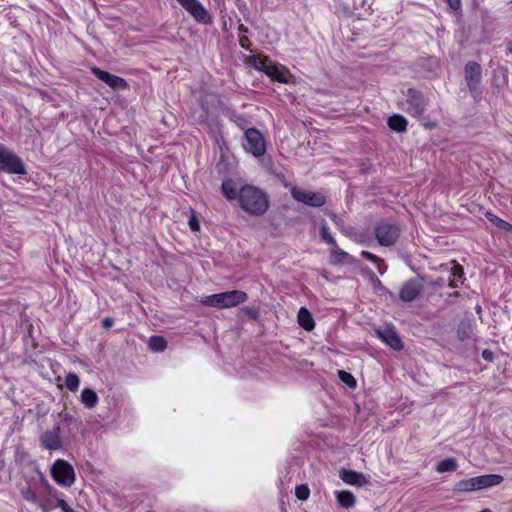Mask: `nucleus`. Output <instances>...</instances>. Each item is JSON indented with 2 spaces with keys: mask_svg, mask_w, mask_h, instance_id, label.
Instances as JSON below:
<instances>
[{
  "mask_svg": "<svg viewBox=\"0 0 512 512\" xmlns=\"http://www.w3.org/2000/svg\"><path fill=\"white\" fill-rule=\"evenodd\" d=\"M377 336L388 346H390L394 350H401L403 347L402 341L397 334V332L390 328L386 327L383 329L376 330Z\"/></svg>",
  "mask_w": 512,
  "mask_h": 512,
  "instance_id": "obj_16",
  "label": "nucleus"
},
{
  "mask_svg": "<svg viewBox=\"0 0 512 512\" xmlns=\"http://www.w3.org/2000/svg\"><path fill=\"white\" fill-rule=\"evenodd\" d=\"M331 219H332L336 224H338V222H337L338 217H337L336 215H334V214H333V215L331 216Z\"/></svg>",
  "mask_w": 512,
  "mask_h": 512,
  "instance_id": "obj_45",
  "label": "nucleus"
},
{
  "mask_svg": "<svg viewBox=\"0 0 512 512\" xmlns=\"http://www.w3.org/2000/svg\"><path fill=\"white\" fill-rule=\"evenodd\" d=\"M57 505L63 512H65L70 507L68 503L62 498H57Z\"/></svg>",
  "mask_w": 512,
  "mask_h": 512,
  "instance_id": "obj_42",
  "label": "nucleus"
},
{
  "mask_svg": "<svg viewBox=\"0 0 512 512\" xmlns=\"http://www.w3.org/2000/svg\"><path fill=\"white\" fill-rule=\"evenodd\" d=\"M445 268L450 272L449 286L452 288L459 287L464 281L463 268L460 265L454 263L445 265Z\"/></svg>",
  "mask_w": 512,
  "mask_h": 512,
  "instance_id": "obj_18",
  "label": "nucleus"
},
{
  "mask_svg": "<svg viewBox=\"0 0 512 512\" xmlns=\"http://www.w3.org/2000/svg\"><path fill=\"white\" fill-rule=\"evenodd\" d=\"M222 192L229 200L238 198L239 191L237 192L232 180H225L222 183Z\"/></svg>",
  "mask_w": 512,
  "mask_h": 512,
  "instance_id": "obj_31",
  "label": "nucleus"
},
{
  "mask_svg": "<svg viewBox=\"0 0 512 512\" xmlns=\"http://www.w3.org/2000/svg\"><path fill=\"white\" fill-rule=\"evenodd\" d=\"M35 473L39 477L40 487L41 486L44 487L47 490V492L49 493V495L52 496L53 498H55L56 500H57V498H61L60 497L61 494L54 487H52L49 484V482L47 481V479L45 478L43 473L38 469V467H36Z\"/></svg>",
  "mask_w": 512,
  "mask_h": 512,
  "instance_id": "obj_27",
  "label": "nucleus"
},
{
  "mask_svg": "<svg viewBox=\"0 0 512 512\" xmlns=\"http://www.w3.org/2000/svg\"><path fill=\"white\" fill-rule=\"evenodd\" d=\"M247 315H249L252 319H257L259 317V311L254 308L245 307L243 309Z\"/></svg>",
  "mask_w": 512,
  "mask_h": 512,
  "instance_id": "obj_40",
  "label": "nucleus"
},
{
  "mask_svg": "<svg viewBox=\"0 0 512 512\" xmlns=\"http://www.w3.org/2000/svg\"><path fill=\"white\" fill-rule=\"evenodd\" d=\"M65 384L68 390L75 392L80 385V379L77 374L70 372L65 377Z\"/></svg>",
  "mask_w": 512,
  "mask_h": 512,
  "instance_id": "obj_33",
  "label": "nucleus"
},
{
  "mask_svg": "<svg viewBox=\"0 0 512 512\" xmlns=\"http://www.w3.org/2000/svg\"><path fill=\"white\" fill-rule=\"evenodd\" d=\"M53 480L62 487H71L75 482V471L71 464L63 459H57L51 467Z\"/></svg>",
  "mask_w": 512,
  "mask_h": 512,
  "instance_id": "obj_5",
  "label": "nucleus"
},
{
  "mask_svg": "<svg viewBox=\"0 0 512 512\" xmlns=\"http://www.w3.org/2000/svg\"><path fill=\"white\" fill-rule=\"evenodd\" d=\"M465 80L473 97L480 95L481 67L478 63L470 61L465 66Z\"/></svg>",
  "mask_w": 512,
  "mask_h": 512,
  "instance_id": "obj_13",
  "label": "nucleus"
},
{
  "mask_svg": "<svg viewBox=\"0 0 512 512\" xmlns=\"http://www.w3.org/2000/svg\"><path fill=\"white\" fill-rule=\"evenodd\" d=\"M299 325L306 331H311L315 327V322L312 314L305 307H301L297 314Z\"/></svg>",
  "mask_w": 512,
  "mask_h": 512,
  "instance_id": "obj_19",
  "label": "nucleus"
},
{
  "mask_svg": "<svg viewBox=\"0 0 512 512\" xmlns=\"http://www.w3.org/2000/svg\"><path fill=\"white\" fill-rule=\"evenodd\" d=\"M335 497L337 500V503L342 508H351L355 504V496L352 492L348 490H342V491H335Z\"/></svg>",
  "mask_w": 512,
  "mask_h": 512,
  "instance_id": "obj_21",
  "label": "nucleus"
},
{
  "mask_svg": "<svg viewBox=\"0 0 512 512\" xmlns=\"http://www.w3.org/2000/svg\"><path fill=\"white\" fill-rule=\"evenodd\" d=\"M338 376L340 380L346 385H348L350 388H354L356 386V380L350 373L343 370H339Z\"/></svg>",
  "mask_w": 512,
  "mask_h": 512,
  "instance_id": "obj_36",
  "label": "nucleus"
},
{
  "mask_svg": "<svg viewBox=\"0 0 512 512\" xmlns=\"http://www.w3.org/2000/svg\"><path fill=\"white\" fill-rule=\"evenodd\" d=\"M320 235H321V238L325 242H327L328 244H330L332 246H335L336 241H335L334 237L332 236V234L330 233L329 228L326 223L322 224L321 229H320Z\"/></svg>",
  "mask_w": 512,
  "mask_h": 512,
  "instance_id": "obj_37",
  "label": "nucleus"
},
{
  "mask_svg": "<svg viewBox=\"0 0 512 512\" xmlns=\"http://www.w3.org/2000/svg\"><path fill=\"white\" fill-rule=\"evenodd\" d=\"M93 74L101 81L106 83L112 89H125L127 88V82L125 79L116 75L110 74L97 67L92 68Z\"/></svg>",
  "mask_w": 512,
  "mask_h": 512,
  "instance_id": "obj_15",
  "label": "nucleus"
},
{
  "mask_svg": "<svg viewBox=\"0 0 512 512\" xmlns=\"http://www.w3.org/2000/svg\"><path fill=\"white\" fill-rule=\"evenodd\" d=\"M243 148L246 152L251 153L254 157H261L266 152V143L262 133L255 129L249 128L244 132Z\"/></svg>",
  "mask_w": 512,
  "mask_h": 512,
  "instance_id": "obj_7",
  "label": "nucleus"
},
{
  "mask_svg": "<svg viewBox=\"0 0 512 512\" xmlns=\"http://www.w3.org/2000/svg\"><path fill=\"white\" fill-rule=\"evenodd\" d=\"M0 170L9 174H26L21 158L4 146H0Z\"/></svg>",
  "mask_w": 512,
  "mask_h": 512,
  "instance_id": "obj_6",
  "label": "nucleus"
},
{
  "mask_svg": "<svg viewBox=\"0 0 512 512\" xmlns=\"http://www.w3.org/2000/svg\"><path fill=\"white\" fill-rule=\"evenodd\" d=\"M192 17L200 24H210L212 22L208 10L199 0H176Z\"/></svg>",
  "mask_w": 512,
  "mask_h": 512,
  "instance_id": "obj_11",
  "label": "nucleus"
},
{
  "mask_svg": "<svg viewBox=\"0 0 512 512\" xmlns=\"http://www.w3.org/2000/svg\"><path fill=\"white\" fill-rule=\"evenodd\" d=\"M291 195L296 201L311 207H321L326 202V196L322 192L306 190L296 186L291 188Z\"/></svg>",
  "mask_w": 512,
  "mask_h": 512,
  "instance_id": "obj_9",
  "label": "nucleus"
},
{
  "mask_svg": "<svg viewBox=\"0 0 512 512\" xmlns=\"http://www.w3.org/2000/svg\"><path fill=\"white\" fill-rule=\"evenodd\" d=\"M295 495L299 500H307L310 495V490L306 485H298L295 488Z\"/></svg>",
  "mask_w": 512,
  "mask_h": 512,
  "instance_id": "obj_38",
  "label": "nucleus"
},
{
  "mask_svg": "<svg viewBox=\"0 0 512 512\" xmlns=\"http://www.w3.org/2000/svg\"><path fill=\"white\" fill-rule=\"evenodd\" d=\"M457 462L453 458H446L440 461L436 466L438 473L452 472L457 469Z\"/></svg>",
  "mask_w": 512,
  "mask_h": 512,
  "instance_id": "obj_29",
  "label": "nucleus"
},
{
  "mask_svg": "<svg viewBox=\"0 0 512 512\" xmlns=\"http://www.w3.org/2000/svg\"><path fill=\"white\" fill-rule=\"evenodd\" d=\"M362 255L367 260L371 261L377 266V270L381 275L386 272L387 267L385 266L384 261L381 258L377 257L376 255L368 251H362Z\"/></svg>",
  "mask_w": 512,
  "mask_h": 512,
  "instance_id": "obj_32",
  "label": "nucleus"
},
{
  "mask_svg": "<svg viewBox=\"0 0 512 512\" xmlns=\"http://www.w3.org/2000/svg\"><path fill=\"white\" fill-rule=\"evenodd\" d=\"M449 7L453 10H459L461 7V0H446Z\"/></svg>",
  "mask_w": 512,
  "mask_h": 512,
  "instance_id": "obj_41",
  "label": "nucleus"
},
{
  "mask_svg": "<svg viewBox=\"0 0 512 512\" xmlns=\"http://www.w3.org/2000/svg\"><path fill=\"white\" fill-rule=\"evenodd\" d=\"M485 216H486V218L488 219L489 222L494 224L499 229L505 230V231H512V225L509 224L508 222L502 220L501 218H499L495 214H493L491 212H487L485 214Z\"/></svg>",
  "mask_w": 512,
  "mask_h": 512,
  "instance_id": "obj_30",
  "label": "nucleus"
},
{
  "mask_svg": "<svg viewBox=\"0 0 512 512\" xmlns=\"http://www.w3.org/2000/svg\"><path fill=\"white\" fill-rule=\"evenodd\" d=\"M348 256V254L343 251L342 249H340L337 244L335 243V246H332V249H331V258L334 262H341L343 261L346 257Z\"/></svg>",
  "mask_w": 512,
  "mask_h": 512,
  "instance_id": "obj_35",
  "label": "nucleus"
},
{
  "mask_svg": "<svg viewBox=\"0 0 512 512\" xmlns=\"http://www.w3.org/2000/svg\"><path fill=\"white\" fill-rule=\"evenodd\" d=\"M35 473L39 477L40 487L41 486L44 487L47 490V492L49 493V495L52 496L53 498H55L56 500H57V498H61L60 497L61 494L54 487H52L49 484V482L47 481V479L45 478L43 473L38 469V467H36Z\"/></svg>",
  "mask_w": 512,
  "mask_h": 512,
  "instance_id": "obj_24",
  "label": "nucleus"
},
{
  "mask_svg": "<svg viewBox=\"0 0 512 512\" xmlns=\"http://www.w3.org/2000/svg\"><path fill=\"white\" fill-rule=\"evenodd\" d=\"M39 477L35 476L26 480V484L20 487V494L29 503L37 505L43 512H49L50 504L39 495Z\"/></svg>",
  "mask_w": 512,
  "mask_h": 512,
  "instance_id": "obj_4",
  "label": "nucleus"
},
{
  "mask_svg": "<svg viewBox=\"0 0 512 512\" xmlns=\"http://www.w3.org/2000/svg\"><path fill=\"white\" fill-rule=\"evenodd\" d=\"M248 296L244 291L232 290L218 294L203 296L200 303L205 306L221 309L237 306L247 300Z\"/></svg>",
  "mask_w": 512,
  "mask_h": 512,
  "instance_id": "obj_2",
  "label": "nucleus"
},
{
  "mask_svg": "<svg viewBox=\"0 0 512 512\" xmlns=\"http://www.w3.org/2000/svg\"><path fill=\"white\" fill-rule=\"evenodd\" d=\"M148 346L150 350L155 352H162L167 347L166 340L161 336H151L149 338Z\"/></svg>",
  "mask_w": 512,
  "mask_h": 512,
  "instance_id": "obj_28",
  "label": "nucleus"
},
{
  "mask_svg": "<svg viewBox=\"0 0 512 512\" xmlns=\"http://www.w3.org/2000/svg\"><path fill=\"white\" fill-rule=\"evenodd\" d=\"M503 482L499 474H486L469 479H463L455 484V490L459 492H471L497 486Z\"/></svg>",
  "mask_w": 512,
  "mask_h": 512,
  "instance_id": "obj_3",
  "label": "nucleus"
},
{
  "mask_svg": "<svg viewBox=\"0 0 512 512\" xmlns=\"http://www.w3.org/2000/svg\"><path fill=\"white\" fill-rule=\"evenodd\" d=\"M424 288V280L416 277L406 281L400 291L399 298L403 302H412L418 298Z\"/></svg>",
  "mask_w": 512,
  "mask_h": 512,
  "instance_id": "obj_12",
  "label": "nucleus"
},
{
  "mask_svg": "<svg viewBox=\"0 0 512 512\" xmlns=\"http://www.w3.org/2000/svg\"><path fill=\"white\" fill-rule=\"evenodd\" d=\"M65 419H71V417L69 415H66Z\"/></svg>",
  "mask_w": 512,
  "mask_h": 512,
  "instance_id": "obj_48",
  "label": "nucleus"
},
{
  "mask_svg": "<svg viewBox=\"0 0 512 512\" xmlns=\"http://www.w3.org/2000/svg\"><path fill=\"white\" fill-rule=\"evenodd\" d=\"M81 402L89 409L94 408L98 403V395L90 388H84L81 392Z\"/></svg>",
  "mask_w": 512,
  "mask_h": 512,
  "instance_id": "obj_23",
  "label": "nucleus"
},
{
  "mask_svg": "<svg viewBox=\"0 0 512 512\" xmlns=\"http://www.w3.org/2000/svg\"><path fill=\"white\" fill-rule=\"evenodd\" d=\"M400 235V228L391 221H380L375 227V237L381 246L393 245Z\"/></svg>",
  "mask_w": 512,
  "mask_h": 512,
  "instance_id": "obj_8",
  "label": "nucleus"
},
{
  "mask_svg": "<svg viewBox=\"0 0 512 512\" xmlns=\"http://www.w3.org/2000/svg\"><path fill=\"white\" fill-rule=\"evenodd\" d=\"M65 512H75L71 507H69Z\"/></svg>",
  "mask_w": 512,
  "mask_h": 512,
  "instance_id": "obj_46",
  "label": "nucleus"
},
{
  "mask_svg": "<svg viewBox=\"0 0 512 512\" xmlns=\"http://www.w3.org/2000/svg\"><path fill=\"white\" fill-rule=\"evenodd\" d=\"M238 201L243 211L251 216H262L269 208V197L260 188L244 185L239 190Z\"/></svg>",
  "mask_w": 512,
  "mask_h": 512,
  "instance_id": "obj_1",
  "label": "nucleus"
},
{
  "mask_svg": "<svg viewBox=\"0 0 512 512\" xmlns=\"http://www.w3.org/2000/svg\"><path fill=\"white\" fill-rule=\"evenodd\" d=\"M264 73L267 76H269L272 80L278 81L280 83L287 82V75L283 67L268 64L266 66Z\"/></svg>",
  "mask_w": 512,
  "mask_h": 512,
  "instance_id": "obj_20",
  "label": "nucleus"
},
{
  "mask_svg": "<svg viewBox=\"0 0 512 512\" xmlns=\"http://www.w3.org/2000/svg\"><path fill=\"white\" fill-rule=\"evenodd\" d=\"M35 473L39 477L40 487L41 486L44 487L47 490V492L49 493V495L52 496L53 498H55L56 500H57V498H61L60 497L61 494L54 487H52L49 484V482L47 481V479L45 478L43 473L38 469V467H36Z\"/></svg>",
  "mask_w": 512,
  "mask_h": 512,
  "instance_id": "obj_26",
  "label": "nucleus"
},
{
  "mask_svg": "<svg viewBox=\"0 0 512 512\" xmlns=\"http://www.w3.org/2000/svg\"><path fill=\"white\" fill-rule=\"evenodd\" d=\"M40 443L46 450L55 451L61 449V428L59 426H55L52 429L43 432L40 436Z\"/></svg>",
  "mask_w": 512,
  "mask_h": 512,
  "instance_id": "obj_14",
  "label": "nucleus"
},
{
  "mask_svg": "<svg viewBox=\"0 0 512 512\" xmlns=\"http://www.w3.org/2000/svg\"><path fill=\"white\" fill-rule=\"evenodd\" d=\"M35 473L39 477L40 487L41 486L44 487L47 490V492L49 493V495L52 496L53 498H55L56 500H57V498H61L60 497L61 494L54 487H52L49 484V482L47 481V479L45 478L43 473L38 469V467H36Z\"/></svg>",
  "mask_w": 512,
  "mask_h": 512,
  "instance_id": "obj_25",
  "label": "nucleus"
},
{
  "mask_svg": "<svg viewBox=\"0 0 512 512\" xmlns=\"http://www.w3.org/2000/svg\"><path fill=\"white\" fill-rule=\"evenodd\" d=\"M492 356H493V354H492V352H491L490 350H484V351L482 352V357H483L485 360H487V361H491V360H492Z\"/></svg>",
  "mask_w": 512,
  "mask_h": 512,
  "instance_id": "obj_43",
  "label": "nucleus"
},
{
  "mask_svg": "<svg viewBox=\"0 0 512 512\" xmlns=\"http://www.w3.org/2000/svg\"><path fill=\"white\" fill-rule=\"evenodd\" d=\"M403 109L413 117H421L425 111L426 103L423 96L414 89H408L403 102Z\"/></svg>",
  "mask_w": 512,
  "mask_h": 512,
  "instance_id": "obj_10",
  "label": "nucleus"
},
{
  "mask_svg": "<svg viewBox=\"0 0 512 512\" xmlns=\"http://www.w3.org/2000/svg\"><path fill=\"white\" fill-rule=\"evenodd\" d=\"M112 321L108 318L104 319L103 324L107 327L111 326Z\"/></svg>",
  "mask_w": 512,
  "mask_h": 512,
  "instance_id": "obj_44",
  "label": "nucleus"
},
{
  "mask_svg": "<svg viewBox=\"0 0 512 512\" xmlns=\"http://www.w3.org/2000/svg\"><path fill=\"white\" fill-rule=\"evenodd\" d=\"M387 124L391 130L398 133L406 131L407 128L406 118L399 114H394L393 116H391L388 119Z\"/></svg>",
  "mask_w": 512,
  "mask_h": 512,
  "instance_id": "obj_22",
  "label": "nucleus"
},
{
  "mask_svg": "<svg viewBox=\"0 0 512 512\" xmlns=\"http://www.w3.org/2000/svg\"><path fill=\"white\" fill-rule=\"evenodd\" d=\"M188 225L190 227V229L194 232H197L200 230V223H199V220L197 219L196 215L194 214V212L192 211V214L189 218V221H188Z\"/></svg>",
  "mask_w": 512,
  "mask_h": 512,
  "instance_id": "obj_39",
  "label": "nucleus"
},
{
  "mask_svg": "<svg viewBox=\"0 0 512 512\" xmlns=\"http://www.w3.org/2000/svg\"><path fill=\"white\" fill-rule=\"evenodd\" d=\"M480 512H492V511L490 509H484V510H482Z\"/></svg>",
  "mask_w": 512,
  "mask_h": 512,
  "instance_id": "obj_47",
  "label": "nucleus"
},
{
  "mask_svg": "<svg viewBox=\"0 0 512 512\" xmlns=\"http://www.w3.org/2000/svg\"><path fill=\"white\" fill-rule=\"evenodd\" d=\"M339 477L343 482L352 486L363 487L368 484L365 475L354 470L341 469L339 471Z\"/></svg>",
  "mask_w": 512,
  "mask_h": 512,
  "instance_id": "obj_17",
  "label": "nucleus"
},
{
  "mask_svg": "<svg viewBox=\"0 0 512 512\" xmlns=\"http://www.w3.org/2000/svg\"><path fill=\"white\" fill-rule=\"evenodd\" d=\"M249 62L254 69L262 72L265 71L266 66L268 65L266 58L259 56H251Z\"/></svg>",
  "mask_w": 512,
  "mask_h": 512,
  "instance_id": "obj_34",
  "label": "nucleus"
}]
</instances>
